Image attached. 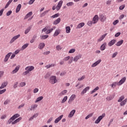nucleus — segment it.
Instances as JSON below:
<instances>
[{
	"label": "nucleus",
	"mask_w": 127,
	"mask_h": 127,
	"mask_svg": "<svg viewBox=\"0 0 127 127\" xmlns=\"http://www.w3.org/2000/svg\"><path fill=\"white\" fill-rule=\"evenodd\" d=\"M92 24H94L93 22V21H89L87 23V25H88V26H92Z\"/></svg>",
	"instance_id": "603ef678"
},
{
	"label": "nucleus",
	"mask_w": 127,
	"mask_h": 127,
	"mask_svg": "<svg viewBox=\"0 0 127 127\" xmlns=\"http://www.w3.org/2000/svg\"><path fill=\"white\" fill-rule=\"evenodd\" d=\"M89 90L90 87L89 86L85 87L81 92V95H84V94H86V93H87V91H89Z\"/></svg>",
	"instance_id": "9d476101"
},
{
	"label": "nucleus",
	"mask_w": 127,
	"mask_h": 127,
	"mask_svg": "<svg viewBox=\"0 0 127 127\" xmlns=\"http://www.w3.org/2000/svg\"><path fill=\"white\" fill-rule=\"evenodd\" d=\"M55 66H56V64H51L46 65L45 67L47 68V69H49V68H51L52 67H55Z\"/></svg>",
	"instance_id": "a878e982"
},
{
	"label": "nucleus",
	"mask_w": 127,
	"mask_h": 127,
	"mask_svg": "<svg viewBox=\"0 0 127 127\" xmlns=\"http://www.w3.org/2000/svg\"><path fill=\"white\" fill-rule=\"evenodd\" d=\"M102 62V60H99L97 61H96L95 63L91 65V67H96V66H97V65H99V63H101Z\"/></svg>",
	"instance_id": "f8f14e48"
},
{
	"label": "nucleus",
	"mask_w": 127,
	"mask_h": 127,
	"mask_svg": "<svg viewBox=\"0 0 127 127\" xmlns=\"http://www.w3.org/2000/svg\"><path fill=\"white\" fill-rule=\"evenodd\" d=\"M70 58H71V57H70V56H67L66 57H65L64 59V61H68V60H69Z\"/></svg>",
	"instance_id": "e2e57ef3"
},
{
	"label": "nucleus",
	"mask_w": 127,
	"mask_h": 127,
	"mask_svg": "<svg viewBox=\"0 0 127 127\" xmlns=\"http://www.w3.org/2000/svg\"><path fill=\"white\" fill-rule=\"evenodd\" d=\"M21 120H22V118L20 117V118L17 119L16 120H15V122H16V124H17V123H19V122H20V121H21Z\"/></svg>",
	"instance_id": "13d9d810"
},
{
	"label": "nucleus",
	"mask_w": 127,
	"mask_h": 127,
	"mask_svg": "<svg viewBox=\"0 0 127 127\" xmlns=\"http://www.w3.org/2000/svg\"><path fill=\"white\" fill-rule=\"evenodd\" d=\"M67 99H68V97L64 96L63 100H62V104H64L66 101H67Z\"/></svg>",
	"instance_id": "a19ab883"
},
{
	"label": "nucleus",
	"mask_w": 127,
	"mask_h": 127,
	"mask_svg": "<svg viewBox=\"0 0 127 127\" xmlns=\"http://www.w3.org/2000/svg\"><path fill=\"white\" fill-rule=\"evenodd\" d=\"M85 25V23L84 22H82V23H80L79 24H78L76 27V28H82V27H83V26H84Z\"/></svg>",
	"instance_id": "bb28decb"
},
{
	"label": "nucleus",
	"mask_w": 127,
	"mask_h": 127,
	"mask_svg": "<svg viewBox=\"0 0 127 127\" xmlns=\"http://www.w3.org/2000/svg\"><path fill=\"white\" fill-rule=\"evenodd\" d=\"M62 4H63V0H61L58 3L57 6H56L57 10H59L61 7L62 6Z\"/></svg>",
	"instance_id": "20e7f679"
},
{
	"label": "nucleus",
	"mask_w": 127,
	"mask_h": 127,
	"mask_svg": "<svg viewBox=\"0 0 127 127\" xmlns=\"http://www.w3.org/2000/svg\"><path fill=\"white\" fill-rule=\"evenodd\" d=\"M125 100V96L122 95L121 96L119 99L118 100V103H121V102H123Z\"/></svg>",
	"instance_id": "2f4dec72"
},
{
	"label": "nucleus",
	"mask_w": 127,
	"mask_h": 127,
	"mask_svg": "<svg viewBox=\"0 0 127 127\" xmlns=\"http://www.w3.org/2000/svg\"><path fill=\"white\" fill-rule=\"evenodd\" d=\"M11 13H12V11H11V10L8 11L6 13L7 16H9V15H10V14H11Z\"/></svg>",
	"instance_id": "338daca9"
},
{
	"label": "nucleus",
	"mask_w": 127,
	"mask_h": 127,
	"mask_svg": "<svg viewBox=\"0 0 127 127\" xmlns=\"http://www.w3.org/2000/svg\"><path fill=\"white\" fill-rule=\"evenodd\" d=\"M49 11H50V10H46V11H44L40 14V17H43V16H45L47 13L49 12Z\"/></svg>",
	"instance_id": "4be33fe9"
},
{
	"label": "nucleus",
	"mask_w": 127,
	"mask_h": 127,
	"mask_svg": "<svg viewBox=\"0 0 127 127\" xmlns=\"http://www.w3.org/2000/svg\"><path fill=\"white\" fill-rule=\"evenodd\" d=\"M56 49L57 50H58V51H60V50H62V47H61V46L60 45H57L56 46Z\"/></svg>",
	"instance_id": "37998d69"
},
{
	"label": "nucleus",
	"mask_w": 127,
	"mask_h": 127,
	"mask_svg": "<svg viewBox=\"0 0 127 127\" xmlns=\"http://www.w3.org/2000/svg\"><path fill=\"white\" fill-rule=\"evenodd\" d=\"M65 29H66V33H70V32L71 31V28H70V26H66L65 27Z\"/></svg>",
	"instance_id": "4c0bfd02"
},
{
	"label": "nucleus",
	"mask_w": 127,
	"mask_h": 127,
	"mask_svg": "<svg viewBox=\"0 0 127 127\" xmlns=\"http://www.w3.org/2000/svg\"><path fill=\"white\" fill-rule=\"evenodd\" d=\"M81 58H82V55L79 54L73 58V61L74 62H77L78 60Z\"/></svg>",
	"instance_id": "0eeeda50"
},
{
	"label": "nucleus",
	"mask_w": 127,
	"mask_h": 127,
	"mask_svg": "<svg viewBox=\"0 0 127 127\" xmlns=\"http://www.w3.org/2000/svg\"><path fill=\"white\" fill-rule=\"evenodd\" d=\"M19 85H20V87H24V86H25L26 85V83L24 82H22L19 83Z\"/></svg>",
	"instance_id": "bf43d9fd"
},
{
	"label": "nucleus",
	"mask_w": 127,
	"mask_h": 127,
	"mask_svg": "<svg viewBox=\"0 0 127 127\" xmlns=\"http://www.w3.org/2000/svg\"><path fill=\"white\" fill-rule=\"evenodd\" d=\"M31 29V28H30V27H29L28 28H27L25 31V34H27V33L30 31Z\"/></svg>",
	"instance_id": "c03bdc74"
},
{
	"label": "nucleus",
	"mask_w": 127,
	"mask_h": 127,
	"mask_svg": "<svg viewBox=\"0 0 127 127\" xmlns=\"http://www.w3.org/2000/svg\"><path fill=\"white\" fill-rule=\"evenodd\" d=\"M45 47V44L44 43H41L38 45V48L39 49H43L44 47Z\"/></svg>",
	"instance_id": "412c9836"
},
{
	"label": "nucleus",
	"mask_w": 127,
	"mask_h": 127,
	"mask_svg": "<svg viewBox=\"0 0 127 127\" xmlns=\"http://www.w3.org/2000/svg\"><path fill=\"white\" fill-rule=\"evenodd\" d=\"M75 98H76V95L75 94L71 95L68 100V103L69 104H71L72 102H73V101H74V100H75Z\"/></svg>",
	"instance_id": "7ed1b4c3"
},
{
	"label": "nucleus",
	"mask_w": 127,
	"mask_h": 127,
	"mask_svg": "<svg viewBox=\"0 0 127 127\" xmlns=\"http://www.w3.org/2000/svg\"><path fill=\"white\" fill-rule=\"evenodd\" d=\"M124 43V40H121L116 44V46H121Z\"/></svg>",
	"instance_id": "72a5a7b5"
},
{
	"label": "nucleus",
	"mask_w": 127,
	"mask_h": 127,
	"mask_svg": "<svg viewBox=\"0 0 127 127\" xmlns=\"http://www.w3.org/2000/svg\"><path fill=\"white\" fill-rule=\"evenodd\" d=\"M54 29H56V26H54V27H53V28H51L50 29L48 30L46 32V34H49V33H51V32H52V31H53V30H54Z\"/></svg>",
	"instance_id": "a211bd4d"
},
{
	"label": "nucleus",
	"mask_w": 127,
	"mask_h": 127,
	"mask_svg": "<svg viewBox=\"0 0 127 127\" xmlns=\"http://www.w3.org/2000/svg\"><path fill=\"white\" fill-rule=\"evenodd\" d=\"M7 84H8L7 81L3 82L1 84V86H0V89H3L4 88H5V87L7 86Z\"/></svg>",
	"instance_id": "6ab92c4d"
},
{
	"label": "nucleus",
	"mask_w": 127,
	"mask_h": 127,
	"mask_svg": "<svg viewBox=\"0 0 127 127\" xmlns=\"http://www.w3.org/2000/svg\"><path fill=\"white\" fill-rule=\"evenodd\" d=\"M60 14L59 13H57L54 14V15L51 16V18H56V17H58L59 16Z\"/></svg>",
	"instance_id": "de8ad7c7"
},
{
	"label": "nucleus",
	"mask_w": 127,
	"mask_h": 127,
	"mask_svg": "<svg viewBox=\"0 0 127 127\" xmlns=\"http://www.w3.org/2000/svg\"><path fill=\"white\" fill-rule=\"evenodd\" d=\"M73 4H74V3L73 2H69L67 3L66 5L67 6H72V5H73Z\"/></svg>",
	"instance_id": "5fc2aeb1"
},
{
	"label": "nucleus",
	"mask_w": 127,
	"mask_h": 127,
	"mask_svg": "<svg viewBox=\"0 0 127 127\" xmlns=\"http://www.w3.org/2000/svg\"><path fill=\"white\" fill-rule=\"evenodd\" d=\"M106 46H107V43H104L101 46L100 50H101V51H104V50L106 49Z\"/></svg>",
	"instance_id": "5701e85b"
},
{
	"label": "nucleus",
	"mask_w": 127,
	"mask_h": 127,
	"mask_svg": "<svg viewBox=\"0 0 127 127\" xmlns=\"http://www.w3.org/2000/svg\"><path fill=\"white\" fill-rule=\"evenodd\" d=\"M20 66L17 65V66L15 67V69L12 71L11 72V74H15L18 72V70H19Z\"/></svg>",
	"instance_id": "1a4fd4ad"
},
{
	"label": "nucleus",
	"mask_w": 127,
	"mask_h": 127,
	"mask_svg": "<svg viewBox=\"0 0 127 127\" xmlns=\"http://www.w3.org/2000/svg\"><path fill=\"white\" fill-rule=\"evenodd\" d=\"M60 21H61V18H58V19H57L56 20H55L53 24L54 25H57V24H58V23H60Z\"/></svg>",
	"instance_id": "aec40b11"
},
{
	"label": "nucleus",
	"mask_w": 127,
	"mask_h": 127,
	"mask_svg": "<svg viewBox=\"0 0 127 127\" xmlns=\"http://www.w3.org/2000/svg\"><path fill=\"white\" fill-rule=\"evenodd\" d=\"M13 120L12 119V118L11 117L7 121V123L9 125H10L11 123L12 124V122H13Z\"/></svg>",
	"instance_id": "8fccbe9b"
},
{
	"label": "nucleus",
	"mask_w": 127,
	"mask_h": 127,
	"mask_svg": "<svg viewBox=\"0 0 127 127\" xmlns=\"http://www.w3.org/2000/svg\"><path fill=\"white\" fill-rule=\"evenodd\" d=\"M28 45H29V43H26V44H25L24 45H23L22 46V47L21 48V51H23V50H24V49H26V48H27V47H28Z\"/></svg>",
	"instance_id": "b1692460"
},
{
	"label": "nucleus",
	"mask_w": 127,
	"mask_h": 127,
	"mask_svg": "<svg viewBox=\"0 0 127 127\" xmlns=\"http://www.w3.org/2000/svg\"><path fill=\"white\" fill-rule=\"evenodd\" d=\"M36 35L33 36L32 39L30 40V43H33L34 41H35V39H36Z\"/></svg>",
	"instance_id": "ea45409f"
},
{
	"label": "nucleus",
	"mask_w": 127,
	"mask_h": 127,
	"mask_svg": "<svg viewBox=\"0 0 127 127\" xmlns=\"http://www.w3.org/2000/svg\"><path fill=\"white\" fill-rule=\"evenodd\" d=\"M49 28H50V27H49V26L46 27L45 28L43 29L42 32H45L47 31V30H48V29H49Z\"/></svg>",
	"instance_id": "49530a36"
},
{
	"label": "nucleus",
	"mask_w": 127,
	"mask_h": 127,
	"mask_svg": "<svg viewBox=\"0 0 127 127\" xmlns=\"http://www.w3.org/2000/svg\"><path fill=\"white\" fill-rule=\"evenodd\" d=\"M67 92H68L67 90H63L60 93H59V96H64L65 94H66Z\"/></svg>",
	"instance_id": "f704fd0d"
},
{
	"label": "nucleus",
	"mask_w": 127,
	"mask_h": 127,
	"mask_svg": "<svg viewBox=\"0 0 127 127\" xmlns=\"http://www.w3.org/2000/svg\"><path fill=\"white\" fill-rule=\"evenodd\" d=\"M42 100H43V96H40L36 99L35 102L38 103V102H40V101H41Z\"/></svg>",
	"instance_id": "473e14b6"
},
{
	"label": "nucleus",
	"mask_w": 127,
	"mask_h": 127,
	"mask_svg": "<svg viewBox=\"0 0 127 127\" xmlns=\"http://www.w3.org/2000/svg\"><path fill=\"white\" fill-rule=\"evenodd\" d=\"M60 34V29H57L56 30L54 34V36H57Z\"/></svg>",
	"instance_id": "cd10ccee"
},
{
	"label": "nucleus",
	"mask_w": 127,
	"mask_h": 127,
	"mask_svg": "<svg viewBox=\"0 0 127 127\" xmlns=\"http://www.w3.org/2000/svg\"><path fill=\"white\" fill-rule=\"evenodd\" d=\"M75 51H76V50L75 49H71L69 51L68 53H70V54L74 53Z\"/></svg>",
	"instance_id": "3c124183"
},
{
	"label": "nucleus",
	"mask_w": 127,
	"mask_h": 127,
	"mask_svg": "<svg viewBox=\"0 0 127 127\" xmlns=\"http://www.w3.org/2000/svg\"><path fill=\"white\" fill-rule=\"evenodd\" d=\"M12 53H8L6 56L5 58H7V59H9V58L10 57V55H11Z\"/></svg>",
	"instance_id": "6e6d98bb"
},
{
	"label": "nucleus",
	"mask_w": 127,
	"mask_h": 127,
	"mask_svg": "<svg viewBox=\"0 0 127 127\" xmlns=\"http://www.w3.org/2000/svg\"><path fill=\"white\" fill-rule=\"evenodd\" d=\"M41 39H46L49 37V36L48 35H42L40 36Z\"/></svg>",
	"instance_id": "58836bf2"
},
{
	"label": "nucleus",
	"mask_w": 127,
	"mask_h": 127,
	"mask_svg": "<svg viewBox=\"0 0 127 127\" xmlns=\"http://www.w3.org/2000/svg\"><path fill=\"white\" fill-rule=\"evenodd\" d=\"M106 117V114L103 113L101 116H100L95 121V124H99L102 119H104Z\"/></svg>",
	"instance_id": "f03ea898"
},
{
	"label": "nucleus",
	"mask_w": 127,
	"mask_h": 127,
	"mask_svg": "<svg viewBox=\"0 0 127 127\" xmlns=\"http://www.w3.org/2000/svg\"><path fill=\"white\" fill-rule=\"evenodd\" d=\"M127 103V98H126L124 100H123V101H121V102L120 103L121 107H124V106H125V105H126Z\"/></svg>",
	"instance_id": "393cba45"
},
{
	"label": "nucleus",
	"mask_w": 127,
	"mask_h": 127,
	"mask_svg": "<svg viewBox=\"0 0 127 127\" xmlns=\"http://www.w3.org/2000/svg\"><path fill=\"white\" fill-rule=\"evenodd\" d=\"M73 57H71V58H70L69 60L68 61V64H72V63H73Z\"/></svg>",
	"instance_id": "79ce46f5"
},
{
	"label": "nucleus",
	"mask_w": 127,
	"mask_h": 127,
	"mask_svg": "<svg viewBox=\"0 0 127 127\" xmlns=\"http://www.w3.org/2000/svg\"><path fill=\"white\" fill-rule=\"evenodd\" d=\"M57 82V77H56V76L55 75H53L50 77L49 78V83L50 84H56Z\"/></svg>",
	"instance_id": "f257e3e1"
},
{
	"label": "nucleus",
	"mask_w": 127,
	"mask_h": 127,
	"mask_svg": "<svg viewBox=\"0 0 127 127\" xmlns=\"http://www.w3.org/2000/svg\"><path fill=\"white\" fill-rule=\"evenodd\" d=\"M99 19L102 22H104V21H106L107 19V17L105 15H104L103 14H101L99 15Z\"/></svg>",
	"instance_id": "423d86ee"
},
{
	"label": "nucleus",
	"mask_w": 127,
	"mask_h": 127,
	"mask_svg": "<svg viewBox=\"0 0 127 127\" xmlns=\"http://www.w3.org/2000/svg\"><path fill=\"white\" fill-rule=\"evenodd\" d=\"M117 85H118V86H119V83H118V82H113L112 84H111V88H115L116 87Z\"/></svg>",
	"instance_id": "e433bc0d"
},
{
	"label": "nucleus",
	"mask_w": 127,
	"mask_h": 127,
	"mask_svg": "<svg viewBox=\"0 0 127 127\" xmlns=\"http://www.w3.org/2000/svg\"><path fill=\"white\" fill-rule=\"evenodd\" d=\"M75 113H76V110H72L68 115V118H73V116L75 115Z\"/></svg>",
	"instance_id": "f3484780"
},
{
	"label": "nucleus",
	"mask_w": 127,
	"mask_h": 127,
	"mask_svg": "<svg viewBox=\"0 0 127 127\" xmlns=\"http://www.w3.org/2000/svg\"><path fill=\"white\" fill-rule=\"evenodd\" d=\"M117 55H118V52H115L114 53L112 56V58H115V57H116V56H117Z\"/></svg>",
	"instance_id": "774afa93"
},
{
	"label": "nucleus",
	"mask_w": 127,
	"mask_h": 127,
	"mask_svg": "<svg viewBox=\"0 0 127 127\" xmlns=\"http://www.w3.org/2000/svg\"><path fill=\"white\" fill-rule=\"evenodd\" d=\"M62 118H63V115H62L61 116H59L55 120V124H58V123H59V122L61 121Z\"/></svg>",
	"instance_id": "2eb2a0df"
},
{
	"label": "nucleus",
	"mask_w": 127,
	"mask_h": 127,
	"mask_svg": "<svg viewBox=\"0 0 127 127\" xmlns=\"http://www.w3.org/2000/svg\"><path fill=\"white\" fill-rule=\"evenodd\" d=\"M106 100H107V101H111V100H113V96H110L109 97H107L106 98Z\"/></svg>",
	"instance_id": "680f3d73"
},
{
	"label": "nucleus",
	"mask_w": 127,
	"mask_h": 127,
	"mask_svg": "<svg viewBox=\"0 0 127 127\" xmlns=\"http://www.w3.org/2000/svg\"><path fill=\"white\" fill-rule=\"evenodd\" d=\"M20 37V34H18V35L15 36L13 37V38L15 40H16L18 38H19Z\"/></svg>",
	"instance_id": "052dcab7"
},
{
	"label": "nucleus",
	"mask_w": 127,
	"mask_h": 127,
	"mask_svg": "<svg viewBox=\"0 0 127 127\" xmlns=\"http://www.w3.org/2000/svg\"><path fill=\"white\" fill-rule=\"evenodd\" d=\"M17 85H18V82H15L13 85V88L16 89V88H17Z\"/></svg>",
	"instance_id": "09e8293b"
},
{
	"label": "nucleus",
	"mask_w": 127,
	"mask_h": 127,
	"mask_svg": "<svg viewBox=\"0 0 127 127\" xmlns=\"http://www.w3.org/2000/svg\"><path fill=\"white\" fill-rule=\"evenodd\" d=\"M19 117H20V115L18 114H16L15 115H14L12 117V119L13 120V121H14V120H15V119H17V118H19Z\"/></svg>",
	"instance_id": "7c9ffc66"
},
{
	"label": "nucleus",
	"mask_w": 127,
	"mask_h": 127,
	"mask_svg": "<svg viewBox=\"0 0 127 127\" xmlns=\"http://www.w3.org/2000/svg\"><path fill=\"white\" fill-rule=\"evenodd\" d=\"M117 42V40L113 39L110 42H109L108 44V46H113V45H114V44H115V43H116V42Z\"/></svg>",
	"instance_id": "dca6fc26"
},
{
	"label": "nucleus",
	"mask_w": 127,
	"mask_h": 127,
	"mask_svg": "<svg viewBox=\"0 0 127 127\" xmlns=\"http://www.w3.org/2000/svg\"><path fill=\"white\" fill-rule=\"evenodd\" d=\"M51 74H50V73H49V72H48L47 74H46V75H45V77H44V78H45V79H48V78H49V77H50V76H51Z\"/></svg>",
	"instance_id": "a18cd8bd"
},
{
	"label": "nucleus",
	"mask_w": 127,
	"mask_h": 127,
	"mask_svg": "<svg viewBox=\"0 0 127 127\" xmlns=\"http://www.w3.org/2000/svg\"><path fill=\"white\" fill-rule=\"evenodd\" d=\"M10 101L8 99H6L4 102V105H8V103H9Z\"/></svg>",
	"instance_id": "69168bd1"
},
{
	"label": "nucleus",
	"mask_w": 127,
	"mask_h": 127,
	"mask_svg": "<svg viewBox=\"0 0 127 127\" xmlns=\"http://www.w3.org/2000/svg\"><path fill=\"white\" fill-rule=\"evenodd\" d=\"M34 66H27L25 68V70H27L29 72H31V71H32V70H34Z\"/></svg>",
	"instance_id": "9b49d317"
},
{
	"label": "nucleus",
	"mask_w": 127,
	"mask_h": 127,
	"mask_svg": "<svg viewBox=\"0 0 127 127\" xmlns=\"http://www.w3.org/2000/svg\"><path fill=\"white\" fill-rule=\"evenodd\" d=\"M107 36V34H104V35H102L98 40L97 41L98 42H101V41H103L105 37Z\"/></svg>",
	"instance_id": "ddd939ff"
},
{
	"label": "nucleus",
	"mask_w": 127,
	"mask_h": 127,
	"mask_svg": "<svg viewBox=\"0 0 127 127\" xmlns=\"http://www.w3.org/2000/svg\"><path fill=\"white\" fill-rule=\"evenodd\" d=\"M99 89H100V88H99L98 86H97L95 89H94L92 91L90 92V94H94V93H95V92H97V91H98Z\"/></svg>",
	"instance_id": "c9c22d12"
},
{
	"label": "nucleus",
	"mask_w": 127,
	"mask_h": 127,
	"mask_svg": "<svg viewBox=\"0 0 127 127\" xmlns=\"http://www.w3.org/2000/svg\"><path fill=\"white\" fill-rule=\"evenodd\" d=\"M21 120H22V118L20 117V118L17 119L16 120H15V122H16V124H17V123H19V122H20V121H21Z\"/></svg>",
	"instance_id": "4d7b16f0"
},
{
	"label": "nucleus",
	"mask_w": 127,
	"mask_h": 127,
	"mask_svg": "<svg viewBox=\"0 0 127 127\" xmlns=\"http://www.w3.org/2000/svg\"><path fill=\"white\" fill-rule=\"evenodd\" d=\"M85 75H83L81 77L79 78L78 79V81H82V80H84V79H85Z\"/></svg>",
	"instance_id": "0e129e2a"
},
{
	"label": "nucleus",
	"mask_w": 127,
	"mask_h": 127,
	"mask_svg": "<svg viewBox=\"0 0 127 127\" xmlns=\"http://www.w3.org/2000/svg\"><path fill=\"white\" fill-rule=\"evenodd\" d=\"M126 80H127V77H124L121 80L118 82V86H121V85H123L125 82H126Z\"/></svg>",
	"instance_id": "6e6552de"
},
{
	"label": "nucleus",
	"mask_w": 127,
	"mask_h": 127,
	"mask_svg": "<svg viewBox=\"0 0 127 127\" xmlns=\"http://www.w3.org/2000/svg\"><path fill=\"white\" fill-rule=\"evenodd\" d=\"M20 8H21V4H19L16 9V13H17L18 12H19V11L20 10Z\"/></svg>",
	"instance_id": "c85d7f7f"
},
{
	"label": "nucleus",
	"mask_w": 127,
	"mask_h": 127,
	"mask_svg": "<svg viewBox=\"0 0 127 127\" xmlns=\"http://www.w3.org/2000/svg\"><path fill=\"white\" fill-rule=\"evenodd\" d=\"M37 107H38V105L34 104V105H31V108H29L28 110L29 111H34V109H36Z\"/></svg>",
	"instance_id": "4468645a"
},
{
	"label": "nucleus",
	"mask_w": 127,
	"mask_h": 127,
	"mask_svg": "<svg viewBox=\"0 0 127 127\" xmlns=\"http://www.w3.org/2000/svg\"><path fill=\"white\" fill-rule=\"evenodd\" d=\"M6 91V89H5L0 90V95H2V94H3L4 93H5Z\"/></svg>",
	"instance_id": "864d4df0"
},
{
	"label": "nucleus",
	"mask_w": 127,
	"mask_h": 127,
	"mask_svg": "<svg viewBox=\"0 0 127 127\" xmlns=\"http://www.w3.org/2000/svg\"><path fill=\"white\" fill-rule=\"evenodd\" d=\"M31 15H32V12L30 11L25 15L24 19H27V18H28V17L31 16Z\"/></svg>",
	"instance_id": "c756f323"
},
{
	"label": "nucleus",
	"mask_w": 127,
	"mask_h": 127,
	"mask_svg": "<svg viewBox=\"0 0 127 127\" xmlns=\"http://www.w3.org/2000/svg\"><path fill=\"white\" fill-rule=\"evenodd\" d=\"M92 21L94 24H96V23H97L99 21V16L98 15H95Z\"/></svg>",
	"instance_id": "39448f33"
}]
</instances>
